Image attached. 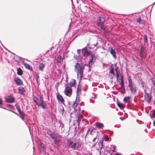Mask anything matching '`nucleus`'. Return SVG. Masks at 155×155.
I'll list each match as a JSON object with an SVG mask.
<instances>
[{
  "label": "nucleus",
  "instance_id": "f257e3e1",
  "mask_svg": "<svg viewBox=\"0 0 155 155\" xmlns=\"http://www.w3.org/2000/svg\"><path fill=\"white\" fill-rule=\"evenodd\" d=\"M84 69V66L80 65L79 63H77L75 65L74 71L76 73L78 77H80L81 79L83 75V73Z\"/></svg>",
  "mask_w": 155,
  "mask_h": 155
},
{
  "label": "nucleus",
  "instance_id": "f03ea898",
  "mask_svg": "<svg viewBox=\"0 0 155 155\" xmlns=\"http://www.w3.org/2000/svg\"><path fill=\"white\" fill-rule=\"evenodd\" d=\"M42 96H40L39 98L35 97L33 100L38 106H41L42 108L45 109L46 108L47 104L45 102H44L43 100H42Z\"/></svg>",
  "mask_w": 155,
  "mask_h": 155
},
{
  "label": "nucleus",
  "instance_id": "7ed1b4c3",
  "mask_svg": "<svg viewBox=\"0 0 155 155\" xmlns=\"http://www.w3.org/2000/svg\"><path fill=\"white\" fill-rule=\"evenodd\" d=\"M127 80L129 82L128 86L131 92L133 94L135 93L137 91L136 85L131 80L130 77H128Z\"/></svg>",
  "mask_w": 155,
  "mask_h": 155
},
{
  "label": "nucleus",
  "instance_id": "20e7f679",
  "mask_svg": "<svg viewBox=\"0 0 155 155\" xmlns=\"http://www.w3.org/2000/svg\"><path fill=\"white\" fill-rule=\"evenodd\" d=\"M99 21L97 25L99 28H100L103 32L104 33H106L107 32V30L103 25V23L105 21V18L103 17H99L98 18Z\"/></svg>",
  "mask_w": 155,
  "mask_h": 155
},
{
  "label": "nucleus",
  "instance_id": "39448f33",
  "mask_svg": "<svg viewBox=\"0 0 155 155\" xmlns=\"http://www.w3.org/2000/svg\"><path fill=\"white\" fill-rule=\"evenodd\" d=\"M50 137L52 139L54 140L55 142H60L61 141V136L59 135L54 133L52 134H50Z\"/></svg>",
  "mask_w": 155,
  "mask_h": 155
},
{
  "label": "nucleus",
  "instance_id": "423d86ee",
  "mask_svg": "<svg viewBox=\"0 0 155 155\" xmlns=\"http://www.w3.org/2000/svg\"><path fill=\"white\" fill-rule=\"evenodd\" d=\"M144 92L145 94L144 95V99L145 101L149 103L150 102L152 97L151 94L150 93H148L147 90H145Z\"/></svg>",
  "mask_w": 155,
  "mask_h": 155
},
{
  "label": "nucleus",
  "instance_id": "0eeeda50",
  "mask_svg": "<svg viewBox=\"0 0 155 155\" xmlns=\"http://www.w3.org/2000/svg\"><path fill=\"white\" fill-rule=\"evenodd\" d=\"M72 90L71 87L68 85H66L64 93L66 95L70 97L72 94Z\"/></svg>",
  "mask_w": 155,
  "mask_h": 155
},
{
  "label": "nucleus",
  "instance_id": "6e6552de",
  "mask_svg": "<svg viewBox=\"0 0 155 155\" xmlns=\"http://www.w3.org/2000/svg\"><path fill=\"white\" fill-rule=\"evenodd\" d=\"M83 56L87 57L91 54V51L88 50L87 47H85L81 50Z\"/></svg>",
  "mask_w": 155,
  "mask_h": 155
},
{
  "label": "nucleus",
  "instance_id": "1a4fd4ad",
  "mask_svg": "<svg viewBox=\"0 0 155 155\" xmlns=\"http://www.w3.org/2000/svg\"><path fill=\"white\" fill-rule=\"evenodd\" d=\"M96 57L94 54H91V58L90 59L88 62V65L89 67H91L94 63L95 61Z\"/></svg>",
  "mask_w": 155,
  "mask_h": 155
},
{
  "label": "nucleus",
  "instance_id": "9d476101",
  "mask_svg": "<svg viewBox=\"0 0 155 155\" xmlns=\"http://www.w3.org/2000/svg\"><path fill=\"white\" fill-rule=\"evenodd\" d=\"M67 146L69 147L72 148H76L78 147V146H77V143H74L70 141H68Z\"/></svg>",
  "mask_w": 155,
  "mask_h": 155
},
{
  "label": "nucleus",
  "instance_id": "9b49d317",
  "mask_svg": "<svg viewBox=\"0 0 155 155\" xmlns=\"http://www.w3.org/2000/svg\"><path fill=\"white\" fill-rule=\"evenodd\" d=\"M113 65L112 64L111 66L109 74L110 78L111 79H112L114 77V76H115L114 73V68L113 67Z\"/></svg>",
  "mask_w": 155,
  "mask_h": 155
},
{
  "label": "nucleus",
  "instance_id": "f8f14e48",
  "mask_svg": "<svg viewBox=\"0 0 155 155\" xmlns=\"http://www.w3.org/2000/svg\"><path fill=\"white\" fill-rule=\"evenodd\" d=\"M120 74H118V76H117V81H120V84L121 85V87H124V82L122 78V76L121 75H119Z\"/></svg>",
  "mask_w": 155,
  "mask_h": 155
},
{
  "label": "nucleus",
  "instance_id": "ddd939ff",
  "mask_svg": "<svg viewBox=\"0 0 155 155\" xmlns=\"http://www.w3.org/2000/svg\"><path fill=\"white\" fill-rule=\"evenodd\" d=\"M15 82L17 85L20 86L23 84V82L20 79L17 78L14 79Z\"/></svg>",
  "mask_w": 155,
  "mask_h": 155
},
{
  "label": "nucleus",
  "instance_id": "4468645a",
  "mask_svg": "<svg viewBox=\"0 0 155 155\" xmlns=\"http://www.w3.org/2000/svg\"><path fill=\"white\" fill-rule=\"evenodd\" d=\"M76 82L74 79H71L70 82L66 85H68L71 87H74L76 84Z\"/></svg>",
  "mask_w": 155,
  "mask_h": 155
},
{
  "label": "nucleus",
  "instance_id": "2eb2a0df",
  "mask_svg": "<svg viewBox=\"0 0 155 155\" xmlns=\"http://www.w3.org/2000/svg\"><path fill=\"white\" fill-rule=\"evenodd\" d=\"M56 96L57 100L58 101H60V102L62 103H64V100L62 96L61 95H60L59 93H57Z\"/></svg>",
  "mask_w": 155,
  "mask_h": 155
},
{
  "label": "nucleus",
  "instance_id": "dca6fc26",
  "mask_svg": "<svg viewBox=\"0 0 155 155\" xmlns=\"http://www.w3.org/2000/svg\"><path fill=\"white\" fill-rule=\"evenodd\" d=\"M79 102V99H77V97H76V100L74 102V103L73 104V108L74 109L75 111H76L77 110V109L76 108L77 107V105Z\"/></svg>",
  "mask_w": 155,
  "mask_h": 155
},
{
  "label": "nucleus",
  "instance_id": "f3484780",
  "mask_svg": "<svg viewBox=\"0 0 155 155\" xmlns=\"http://www.w3.org/2000/svg\"><path fill=\"white\" fill-rule=\"evenodd\" d=\"M14 98L11 96H8V97L6 98L5 102L7 103H13L14 101Z\"/></svg>",
  "mask_w": 155,
  "mask_h": 155
},
{
  "label": "nucleus",
  "instance_id": "a211bd4d",
  "mask_svg": "<svg viewBox=\"0 0 155 155\" xmlns=\"http://www.w3.org/2000/svg\"><path fill=\"white\" fill-rule=\"evenodd\" d=\"M18 93L20 94H24L25 92V90L23 87H19L18 89Z\"/></svg>",
  "mask_w": 155,
  "mask_h": 155
},
{
  "label": "nucleus",
  "instance_id": "6ab92c4d",
  "mask_svg": "<svg viewBox=\"0 0 155 155\" xmlns=\"http://www.w3.org/2000/svg\"><path fill=\"white\" fill-rule=\"evenodd\" d=\"M136 21L138 22L140 24H143L145 21L144 20H142L140 17H139L136 19Z\"/></svg>",
  "mask_w": 155,
  "mask_h": 155
},
{
  "label": "nucleus",
  "instance_id": "aec40b11",
  "mask_svg": "<svg viewBox=\"0 0 155 155\" xmlns=\"http://www.w3.org/2000/svg\"><path fill=\"white\" fill-rule=\"evenodd\" d=\"M96 125L97 127L99 128H101L104 126L103 124L97 122L96 123Z\"/></svg>",
  "mask_w": 155,
  "mask_h": 155
},
{
  "label": "nucleus",
  "instance_id": "412c9836",
  "mask_svg": "<svg viewBox=\"0 0 155 155\" xmlns=\"http://www.w3.org/2000/svg\"><path fill=\"white\" fill-rule=\"evenodd\" d=\"M45 67V64L43 63H41L39 66V69L41 71H43Z\"/></svg>",
  "mask_w": 155,
  "mask_h": 155
},
{
  "label": "nucleus",
  "instance_id": "4be33fe9",
  "mask_svg": "<svg viewBox=\"0 0 155 155\" xmlns=\"http://www.w3.org/2000/svg\"><path fill=\"white\" fill-rule=\"evenodd\" d=\"M17 109L21 117H23L24 115V113L22 112L20 108L18 107L17 108Z\"/></svg>",
  "mask_w": 155,
  "mask_h": 155
},
{
  "label": "nucleus",
  "instance_id": "5701e85b",
  "mask_svg": "<svg viewBox=\"0 0 155 155\" xmlns=\"http://www.w3.org/2000/svg\"><path fill=\"white\" fill-rule=\"evenodd\" d=\"M110 53L112 54L114 57L115 58L116 57V53L114 49H113L112 48L111 49Z\"/></svg>",
  "mask_w": 155,
  "mask_h": 155
},
{
  "label": "nucleus",
  "instance_id": "b1692460",
  "mask_svg": "<svg viewBox=\"0 0 155 155\" xmlns=\"http://www.w3.org/2000/svg\"><path fill=\"white\" fill-rule=\"evenodd\" d=\"M23 71L20 68H17V74H18L21 75L23 74Z\"/></svg>",
  "mask_w": 155,
  "mask_h": 155
},
{
  "label": "nucleus",
  "instance_id": "393cba45",
  "mask_svg": "<svg viewBox=\"0 0 155 155\" xmlns=\"http://www.w3.org/2000/svg\"><path fill=\"white\" fill-rule=\"evenodd\" d=\"M23 64L25 67L28 69L31 70V69H32V68L31 67L29 64L25 63Z\"/></svg>",
  "mask_w": 155,
  "mask_h": 155
},
{
  "label": "nucleus",
  "instance_id": "a878e982",
  "mask_svg": "<svg viewBox=\"0 0 155 155\" xmlns=\"http://www.w3.org/2000/svg\"><path fill=\"white\" fill-rule=\"evenodd\" d=\"M114 65L116 67L115 70V71L116 72L117 76H118V74H120V71L119 70L118 67L116 66V65L115 64V65Z\"/></svg>",
  "mask_w": 155,
  "mask_h": 155
},
{
  "label": "nucleus",
  "instance_id": "bb28decb",
  "mask_svg": "<svg viewBox=\"0 0 155 155\" xmlns=\"http://www.w3.org/2000/svg\"><path fill=\"white\" fill-rule=\"evenodd\" d=\"M81 86L80 85H78L77 89V94H81Z\"/></svg>",
  "mask_w": 155,
  "mask_h": 155
},
{
  "label": "nucleus",
  "instance_id": "cd10ccee",
  "mask_svg": "<svg viewBox=\"0 0 155 155\" xmlns=\"http://www.w3.org/2000/svg\"><path fill=\"white\" fill-rule=\"evenodd\" d=\"M130 97H125L124 99V101L125 102H129Z\"/></svg>",
  "mask_w": 155,
  "mask_h": 155
},
{
  "label": "nucleus",
  "instance_id": "c85d7f7f",
  "mask_svg": "<svg viewBox=\"0 0 155 155\" xmlns=\"http://www.w3.org/2000/svg\"><path fill=\"white\" fill-rule=\"evenodd\" d=\"M62 58V56L61 55L59 56L57 58V62L58 63H60L61 62V60Z\"/></svg>",
  "mask_w": 155,
  "mask_h": 155
},
{
  "label": "nucleus",
  "instance_id": "c756f323",
  "mask_svg": "<svg viewBox=\"0 0 155 155\" xmlns=\"http://www.w3.org/2000/svg\"><path fill=\"white\" fill-rule=\"evenodd\" d=\"M98 144L99 145V147L97 148V149L98 150L99 149H101L103 146L102 143L101 142H99L98 143Z\"/></svg>",
  "mask_w": 155,
  "mask_h": 155
},
{
  "label": "nucleus",
  "instance_id": "7c9ffc66",
  "mask_svg": "<svg viewBox=\"0 0 155 155\" xmlns=\"http://www.w3.org/2000/svg\"><path fill=\"white\" fill-rule=\"evenodd\" d=\"M117 105L121 109H122L124 108V105L123 104L120 103H117Z\"/></svg>",
  "mask_w": 155,
  "mask_h": 155
},
{
  "label": "nucleus",
  "instance_id": "2f4dec72",
  "mask_svg": "<svg viewBox=\"0 0 155 155\" xmlns=\"http://www.w3.org/2000/svg\"><path fill=\"white\" fill-rule=\"evenodd\" d=\"M144 41L145 43L147 42V36L146 35H144Z\"/></svg>",
  "mask_w": 155,
  "mask_h": 155
},
{
  "label": "nucleus",
  "instance_id": "473e14b6",
  "mask_svg": "<svg viewBox=\"0 0 155 155\" xmlns=\"http://www.w3.org/2000/svg\"><path fill=\"white\" fill-rule=\"evenodd\" d=\"M151 117L152 118H154L155 117V110H153V113L151 116Z\"/></svg>",
  "mask_w": 155,
  "mask_h": 155
},
{
  "label": "nucleus",
  "instance_id": "72a5a7b5",
  "mask_svg": "<svg viewBox=\"0 0 155 155\" xmlns=\"http://www.w3.org/2000/svg\"><path fill=\"white\" fill-rule=\"evenodd\" d=\"M81 118H82V117L81 116H79L78 118V119L77 120V122L78 123H80Z\"/></svg>",
  "mask_w": 155,
  "mask_h": 155
},
{
  "label": "nucleus",
  "instance_id": "f704fd0d",
  "mask_svg": "<svg viewBox=\"0 0 155 155\" xmlns=\"http://www.w3.org/2000/svg\"><path fill=\"white\" fill-rule=\"evenodd\" d=\"M109 138L107 135L105 136L104 137V140L105 141H107L109 140Z\"/></svg>",
  "mask_w": 155,
  "mask_h": 155
},
{
  "label": "nucleus",
  "instance_id": "c9c22d12",
  "mask_svg": "<svg viewBox=\"0 0 155 155\" xmlns=\"http://www.w3.org/2000/svg\"><path fill=\"white\" fill-rule=\"evenodd\" d=\"M47 134H48V135L50 136V134H52L54 133V132H52L50 131H47Z\"/></svg>",
  "mask_w": 155,
  "mask_h": 155
},
{
  "label": "nucleus",
  "instance_id": "e433bc0d",
  "mask_svg": "<svg viewBox=\"0 0 155 155\" xmlns=\"http://www.w3.org/2000/svg\"><path fill=\"white\" fill-rule=\"evenodd\" d=\"M140 50L141 51V52H140V54L142 55L143 54V51H144V48H143L142 47L140 49Z\"/></svg>",
  "mask_w": 155,
  "mask_h": 155
},
{
  "label": "nucleus",
  "instance_id": "4c0bfd02",
  "mask_svg": "<svg viewBox=\"0 0 155 155\" xmlns=\"http://www.w3.org/2000/svg\"><path fill=\"white\" fill-rule=\"evenodd\" d=\"M3 105L2 100L0 99V106H2Z\"/></svg>",
  "mask_w": 155,
  "mask_h": 155
},
{
  "label": "nucleus",
  "instance_id": "58836bf2",
  "mask_svg": "<svg viewBox=\"0 0 155 155\" xmlns=\"http://www.w3.org/2000/svg\"><path fill=\"white\" fill-rule=\"evenodd\" d=\"M77 52L78 54H79L81 53V50L80 49H78Z\"/></svg>",
  "mask_w": 155,
  "mask_h": 155
},
{
  "label": "nucleus",
  "instance_id": "ea45409f",
  "mask_svg": "<svg viewBox=\"0 0 155 155\" xmlns=\"http://www.w3.org/2000/svg\"><path fill=\"white\" fill-rule=\"evenodd\" d=\"M113 148H114V149H113V150H112L113 151L115 152V151H114V150H115V149L116 148V146H114L113 147Z\"/></svg>",
  "mask_w": 155,
  "mask_h": 155
},
{
  "label": "nucleus",
  "instance_id": "a19ab883",
  "mask_svg": "<svg viewBox=\"0 0 155 155\" xmlns=\"http://www.w3.org/2000/svg\"><path fill=\"white\" fill-rule=\"evenodd\" d=\"M96 139V138H94L93 139V142H94L95 140Z\"/></svg>",
  "mask_w": 155,
  "mask_h": 155
},
{
  "label": "nucleus",
  "instance_id": "79ce46f5",
  "mask_svg": "<svg viewBox=\"0 0 155 155\" xmlns=\"http://www.w3.org/2000/svg\"><path fill=\"white\" fill-rule=\"evenodd\" d=\"M115 155H120L118 153H116L115 154Z\"/></svg>",
  "mask_w": 155,
  "mask_h": 155
},
{
  "label": "nucleus",
  "instance_id": "37998d69",
  "mask_svg": "<svg viewBox=\"0 0 155 155\" xmlns=\"http://www.w3.org/2000/svg\"><path fill=\"white\" fill-rule=\"evenodd\" d=\"M153 124L154 125H155V120L153 122Z\"/></svg>",
  "mask_w": 155,
  "mask_h": 155
},
{
  "label": "nucleus",
  "instance_id": "c03bdc74",
  "mask_svg": "<svg viewBox=\"0 0 155 155\" xmlns=\"http://www.w3.org/2000/svg\"><path fill=\"white\" fill-rule=\"evenodd\" d=\"M153 102H154V104L155 105V100L153 101Z\"/></svg>",
  "mask_w": 155,
  "mask_h": 155
},
{
  "label": "nucleus",
  "instance_id": "a18cd8bd",
  "mask_svg": "<svg viewBox=\"0 0 155 155\" xmlns=\"http://www.w3.org/2000/svg\"><path fill=\"white\" fill-rule=\"evenodd\" d=\"M89 130H90V129H89V130H88V131H89Z\"/></svg>",
  "mask_w": 155,
  "mask_h": 155
},
{
  "label": "nucleus",
  "instance_id": "49530a36",
  "mask_svg": "<svg viewBox=\"0 0 155 155\" xmlns=\"http://www.w3.org/2000/svg\"><path fill=\"white\" fill-rule=\"evenodd\" d=\"M93 131V130H92L91 131V132H92Z\"/></svg>",
  "mask_w": 155,
  "mask_h": 155
}]
</instances>
